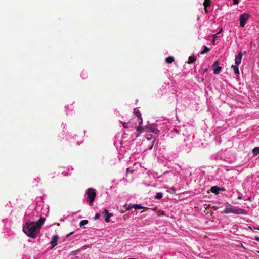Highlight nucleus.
I'll return each mask as SVG.
<instances>
[{"mask_svg": "<svg viewBox=\"0 0 259 259\" xmlns=\"http://www.w3.org/2000/svg\"><path fill=\"white\" fill-rule=\"evenodd\" d=\"M210 50V48H208L206 46H204V49L200 52L201 54H205L208 53Z\"/></svg>", "mask_w": 259, "mask_h": 259, "instance_id": "2eb2a0df", "label": "nucleus"}, {"mask_svg": "<svg viewBox=\"0 0 259 259\" xmlns=\"http://www.w3.org/2000/svg\"><path fill=\"white\" fill-rule=\"evenodd\" d=\"M238 66V65H237L236 64V65H232L231 66V68H232L233 69L234 72L236 74H238L239 73V70Z\"/></svg>", "mask_w": 259, "mask_h": 259, "instance_id": "ddd939ff", "label": "nucleus"}, {"mask_svg": "<svg viewBox=\"0 0 259 259\" xmlns=\"http://www.w3.org/2000/svg\"><path fill=\"white\" fill-rule=\"evenodd\" d=\"M238 199H241V197H238Z\"/></svg>", "mask_w": 259, "mask_h": 259, "instance_id": "e433bc0d", "label": "nucleus"}, {"mask_svg": "<svg viewBox=\"0 0 259 259\" xmlns=\"http://www.w3.org/2000/svg\"><path fill=\"white\" fill-rule=\"evenodd\" d=\"M88 223V221L87 220H82L81 221H80V222L79 223V226L80 227H82V226L83 225H85L86 224H87Z\"/></svg>", "mask_w": 259, "mask_h": 259, "instance_id": "f3484780", "label": "nucleus"}, {"mask_svg": "<svg viewBox=\"0 0 259 259\" xmlns=\"http://www.w3.org/2000/svg\"><path fill=\"white\" fill-rule=\"evenodd\" d=\"M249 17V15L247 13H243L239 17L240 25L241 27H243L246 21L248 20Z\"/></svg>", "mask_w": 259, "mask_h": 259, "instance_id": "20e7f679", "label": "nucleus"}, {"mask_svg": "<svg viewBox=\"0 0 259 259\" xmlns=\"http://www.w3.org/2000/svg\"><path fill=\"white\" fill-rule=\"evenodd\" d=\"M132 208H134L136 209H141L142 208H144V207L141 206L139 204H136V205H133L131 207H129L127 209H130Z\"/></svg>", "mask_w": 259, "mask_h": 259, "instance_id": "f8f14e48", "label": "nucleus"}, {"mask_svg": "<svg viewBox=\"0 0 259 259\" xmlns=\"http://www.w3.org/2000/svg\"><path fill=\"white\" fill-rule=\"evenodd\" d=\"M233 1L234 5H236V4H238V3H239V1L238 0H233Z\"/></svg>", "mask_w": 259, "mask_h": 259, "instance_id": "a878e982", "label": "nucleus"}, {"mask_svg": "<svg viewBox=\"0 0 259 259\" xmlns=\"http://www.w3.org/2000/svg\"><path fill=\"white\" fill-rule=\"evenodd\" d=\"M153 136L151 134L147 136L146 138L148 140H149L152 138Z\"/></svg>", "mask_w": 259, "mask_h": 259, "instance_id": "b1692460", "label": "nucleus"}, {"mask_svg": "<svg viewBox=\"0 0 259 259\" xmlns=\"http://www.w3.org/2000/svg\"><path fill=\"white\" fill-rule=\"evenodd\" d=\"M162 193L158 192L156 194L155 198L157 199H160L162 197Z\"/></svg>", "mask_w": 259, "mask_h": 259, "instance_id": "a211bd4d", "label": "nucleus"}, {"mask_svg": "<svg viewBox=\"0 0 259 259\" xmlns=\"http://www.w3.org/2000/svg\"><path fill=\"white\" fill-rule=\"evenodd\" d=\"M58 236L54 235L52 237V240L50 242V244L52 245V248L56 246L57 244V240L58 239Z\"/></svg>", "mask_w": 259, "mask_h": 259, "instance_id": "1a4fd4ad", "label": "nucleus"}, {"mask_svg": "<svg viewBox=\"0 0 259 259\" xmlns=\"http://www.w3.org/2000/svg\"><path fill=\"white\" fill-rule=\"evenodd\" d=\"M144 130L145 132H150L153 133H156L157 130L155 128L154 125L153 124H149L146 125L144 127Z\"/></svg>", "mask_w": 259, "mask_h": 259, "instance_id": "423d86ee", "label": "nucleus"}, {"mask_svg": "<svg viewBox=\"0 0 259 259\" xmlns=\"http://www.w3.org/2000/svg\"><path fill=\"white\" fill-rule=\"evenodd\" d=\"M207 68H206V69H205L204 70V73H205V72H207Z\"/></svg>", "mask_w": 259, "mask_h": 259, "instance_id": "2f4dec72", "label": "nucleus"}, {"mask_svg": "<svg viewBox=\"0 0 259 259\" xmlns=\"http://www.w3.org/2000/svg\"><path fill=\"white\" fill-rule=\"evenodd\" d=\"M134 112L135 115L140 120L139 125H141L142 124V119L139 110L138 108H135L134 109Z\"/></svg>", "mask_w": 259, "mask_h": 259, "instance_id": "6e6552de", "label": "nucleus"}, {"mask_svg": "<svg viewBox=\"0 0 259 259\" xmlns=\"http://www.w3.org/2000/svg\"><path fill=\"white\" fill-rule=\"evenodd\" d=\"M219 61L217 60L215 61L213 64V73L214 74H218L220 71H221L222 67L221 66H218L219 65Z\"/></svg>", "mask_w": 259, "mask_h": 259, "instance_id": "39448f33", "label": "nucleus"}, {"mask_svg": "<svg viewBox=\"0 0 259 259\" xmlns=\"http://www.w3.org/2000/svg\"><path fill=\"white\" fill-rule=\"evenodd\" d=\"M86 194L87 195V201L92 206L96 196V190L93 188H88L87 190Z\"/></svg>", "mask_w": 259, "mask_h": 259, "instance_id": "7ed1b4c3", "label": "nucleus"}, {"mask_svg": "<svg viewBox=\"0 0 259 259\" xmlns=\"http://www.w3.org/2000/svg\"><path fill=\"white\" fill-rule=\"evenodd\" d=\"M100 216V213H96V214H95V217H94V219H95V220H97L98 219H99V218Z\"/></svg>", "mask_w": 259, "mask_h": 259, "instance_id": "5701e85b", "label": "nucleus"}, {"mask_svg": "<svg viewBox=\"0 0 259 259\" xmlns=\"http://www.w3.org/2000/svg\"><path fill=\"white\" fill-rule=\"evenodd\" d=\"M128 259H138V258H129Z\"/></svg>", "mask_w": 259, "mask_h": 259, "instance_id": "c9c22d12", "label": "nucleus"}, {"mask_svg": "<svg viewBox=\"0 0 259 259\" xmlns=\"http://www.w3.org/2000/svg\"><path fill=\"white\" fill-rule=\"evenodd\" d=\"M111 213H109V211L107 209H105L103 211V214L104 215H108V214H110Z\"/></svg>", "mask_w": 259, "mask_h": 259, "instance_id": "412c9836", "label": "nucleus"}, {"mask_svg": "<svg viewBox=\"0 0 259 259\" xmlns=\"http://www.w3.org/2000/svg\"><path fill=\"white\" fill-rule=\"evenodd\" d=\"M246 51L242 52L243 55L244 54H246Z\"/></svg>", "mask_w": 259, "mask_h": 259, "instance_id": "72a5a7b5", "label": "nucleus"}, {"mask_svg": "<svg viewBox=\"0 0 259 259\" xmlns=\"http://www.w3.org/2000/svg\"><path fill=\"white\" fill-rule=\"evenodd\" d=\"M223 189L220 188L217 186H213L211 187L210 191L216 194H218L220 190H222Z\"/></svg>", "mask_w": 259, "mask_h": 259, "instance_id": "9b49d317", "label": "nucleus"}, {"mask_svg": "<svg viewBox=\"0 0 259 259\" xmlns=\"http://www.w3.org/2000/svg\"><path fill=\"white\" fill-rule=\"evenodd\" d=\"M154 141H153V142H152V145L150 146V147L149 148V149L150 150H151V149H152L153 146V144H154Z\"/></svg>", "mask_w": 259, "mask_h": 259, "instance_id": "bb28decb", "label": "nucleus"}, {"mask_svg": "<svg viewBox=\"0 0 259 259\" xmlns=\"http://www.w3.org/2000/svg\"><path fill=\"white\" fill-rule=\"evenodd\" d=\"M214 42H215V38H213V39H212V42L214 43Z\"/></svg>", "mask_w": 259, "mask_h": 259, "instance_id": "473e14b6", "label": "nucleus"}, {"mask_svg": "<svg viewBox=\"0 0 259 259\" xmlns=\"http://www.w3.org/2000/svg\"><path fill=\"white\" fill-rule=\"evenodd\" d=\"M224 213H233L235 214H246L247 213L246 211L241 208H237L234 206L229 205L226 207L223 211Z\"/></svg>", "mask_w": 259, "mask_h": 259, "instance_id": "f03ea898", "label": "nucleus"}, {"mask_svg": "<svg viewBox=\"0 0 259 259\" xmlns=\"http://www.w3.org/2000/svg\"><path fill=\"white\" fill-rule=\"evenodd\" d=\"M196 60V59L193 56H190L188 58V61L187 63L188 64H192Z\"/></svg>", "mask_w": 259, "mask_h": 259, "instance_id": "dca6fc26", "label": "nucleus"}, {"mask_svg": "<svg viewBox=\"0 0 259 259\" xmlns=\"http://www.w3.org/2000/svg\"><path fill=\"white\" fill-rule=\"evenodd\" d=\"M243 56V53L242 51H240L238 54L235 57V63L237 65H239L241 62L242 58Z\"/></svg>", "mask_w": 259, "mask_h": 259, "instance_id": "0eeeda50", "label": "nucleus"}, {"mask_svg": "<svg viewBox=\"0 0 259 259\" xmlns=\"http://www.w3.org/2000/svg\"><path fill=\"white\" fill-rule=\"evenodd\" d=\"M222 31V29H221L219 32L217 33L218 34H219V33H220Z\"/></svg>", "mask_w": 259, "mask_h": 259, "instance_id": "7c9ffc66", "label": "nucleus"}, {"mask_svg": "<svg viewBox=\"0 0 259 259\" xmlns=\"http://www.w3.org/2000/svg\"><path fill=\"white\" fill-rule=\"evenodd\" d=\"M112 216V213H110L109 214H108V215H106V218L105 219V221L106 222H109V221H110V218Z\"/></svg>", "mask_w": 259, "mask_h": 259, "instance_id": "aec40b11", "label": "nucleus"}, {"mask_svg": "<svg viewBox=\"0 0 259 259\" xmlns=\"http://www.w3.org/2000/svg\"><path fill=\"white\" fill-rule=\"evenodd\" d=\"M258 229L259 230V228Z\"/></svg>", "mask_w": 259, "mask_h": 259, "instance_id": "58836bf2", "label": "nucleus"}, {"mask_svg": "<svg viewBox=\"0 0 259 259\" xmlns=\"http://www.w3.org/2000/svg\"><path fill=\"white\" fill-rule=\"evenodd\" d=\"M73 233H74V232H71V233H69V234H67V235H66V237H69L71 235L73 234Z\"/></svg>", "mask_w": 259, "mask_h": 259, "instance_id": "cd10ccee", "label": "nucleus"}, {"mask_svg": "<svg viewBox=\"0 0 259 259\" xmlns=\"http://www.w3.org/2000/svg\"><path fill=\"white\" fill-rule=\"evenodd\" d=\"M79 252V250L72 251L71 252V255H74L76 254Z\"/></svg>", "mask_w": 259, "mask_h": 259, "instance_id": "4be33fe9", "label": "nucleus"}, {"mask_svg": "<svg viewBox=\"0 0 259 259\" xmlns=\"http://www.w3.org/2000/svg\"><path fill=\"white\" fill-rule=\"evenodd\" d=\"M242 247H243V248L244 249H246V248H245V247L244 246H243L242 244Z\"/></svg>", "mask_w": 259, "mask_h": 259, "instance_id": "f704fd0d", "label": "nucleus"}, {"mask_svg": "<svg viewBox=\"0 0 259 259\" xmlns=\"http://www.w3.org/2000/svg\"><path fill=\"white\" fill-rule=\"evenodd\" d=\"M254 239L256 241H259V237H255Z\"/></svg>", "mask_w": 259, "mask_h": 259, "instance_id": "c85d7f7f", "label": "nucleus"}, {"mask_svg": "<svg viewBox=\"0 0 259 259\" xmlns=\"http://www.w3.org/2000/svg\"><path fill=\"white\" fill-rule=\"evenodd\" d=\"M45 221L44 218L40 217L37 222H27L23 226V231L29 237L36 238Z\"/></svg>", "mask_w": 259, "mask_h": 259, "instance_id": "f257e3e1", "label": "nucleus"}, {"mask_svg": "<svg viewBox=\"0 0 259 259\" xmlns=\"http://www.w3.org/2000/svg\"><path fill=\"white\" fill-rule=\"evenodd\" d=\"M136 130L138 132H140V133H143L144 132H145V130H144V128H143V127H142L141 126L137 127H136Z\"/></svg>", "mask_w": 259, "mask_h": 259, "instance_id": "6ab92c4d", "label": "nucleus"}, {"mask_svg": "<svg viewBox=\"0 0 259 259\" xmlns=\"http://www.w3.org/2000/svg\"><path fill=\"white\" fill-rule=\"evenodd\" d=\"M165 61L167 63H171L174 61V58L172 56H169L167 58H166Z\"/></svg>", "mask_w": 259, "mask_h": 259, "instance_id": "4468645a", "label": "nucleus"}, {"mask_svg": "<svg viewBox=\"0 0 259 259\" xmlns=\"http://www.w3.org/2000/svg\"><path fill=\"white\" fill-rule=\"evenodd\" d=\"M122 124L123 125V127L125 128H127V126H126L127 125V123L126 122H122Z\"/></svg>", "mask_w": 259, "mask_h": 259, "instance_id": "393cba45", "label": "nucleus"}, {"mask_svg": "<svg viewBox=\"0 0 259 259\" xmlns=\"http://www.w3.org/2000/svg\"><path fill=\"white\" fill-rule=\"evenodd\" d=\"M217 35H218V34H217H217H215V35H213V38H215L217 37Z\"/></svg>", "mask_w": 259, "mask_h": 259, "instance_id": "c756f323", "label": "nucleus"}, {"mask_svg": "<svg viewBox=\"0 0 259 259\" xmlns=\"http://www.w3.org/2000/svg\"><path fill=\"white\" fill-rule=\"evenodd\" d=\"M162 214L164 215V212H162Z\"/></svg>", "mask_w": 259, "mask_h": 259, "instance_id": "4c0bfd02", "label": "nucleus"}, {"mask_svg": "<svg viewBox=\"0 0 259 259\" xmlns=\"http://www.w3.org/2000/svg\"><path fill=\"white\" fill-rule=\"evenodd\" d=\"M211 3V0H204L203 6L205 13H207V8L209 7Z\"/></svg>", "mask_w": 259, "mask_h": 259, "instance_id": "9d476101", "label": "nucleus"}]
</instances>
